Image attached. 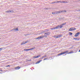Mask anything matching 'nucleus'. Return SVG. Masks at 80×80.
<instances>
[{"instance_id": "nucleus-1", "label": "nucleus", "mask_w": 80, "mask_h": 80, "mask_svg": "<svg viewBox=\"0 0 80 80\" xmlns=\"http://www.w3.org/2000/svg\"><path fill=\"white\" fill-rule=\"evenodd\" d=\"M73 53V52L71 51L70 52H68V51H65L64 52H62L61 53L58 54V56H59V55H63V54H70V53Z\"/></svg>"}, {"instance_id": "nucleus-32", "label": "nucleus", "mask_w": 80, "mask_h": 80, "mask_svg": "<svg viewBox=\"0 0 80 80\" xmlns=\"http://www.w3.org/2000/svg\"><path fill=\"white\" fill-rule=\"evenodd\" d=\"M47 58H46L43 59V60H47Z\"/></svg>"}, {"instance_id": "nucleus-23", "label": "nucleus", "mask_w": 80, "mask_h": 80, "mask_svg": "<svg viewBox=\"0 0 80 80\" xmlns=\"http://www.w3.org/2000/svg\"><path fill=\"white\" fill-rule=\"evenodd\" d=\"M6 12H7V13H10V10L7 11Z\"/></svg>"}, {"instance_id": "nucleus-44", "label": "nucleus", "mask_w": 80, "mask_h": 80, "mask_svg": "<svg viewBox=\"0 0 80 80\" xmlns=\"http://www.w3.org/2000/svg\"><path fill=\"white\" fill-rule=\"evenodd\" d=\"M0 73H2V72H0Z\"/></svg>"}, {"instance_id": "nucleus-36", "label": "nucleus", "mask_w": 80, "mask_h": 80, "mask_svg": "<svg viewBox=\"0 0 80 80\" xmlns=\"http://www.w3.org/2000/svg\"><path fill=\"white\" fill-rule=\"evenodd\" d=\"M44 9H45V10H48V8H45Z\"/></svg>"}, {"instance_id": "nucleus-28", "label": "nucleus", "mask_w": 80, "mask_h": 80, "mask_svg": "<svg viewBox=\"0 0 80 80\" xmlns=\"http://www.w3.org/2000/svg\"><path fill=\"white\" fill-rule=\"evenodd\" d=\"M32 50H34V49H35V47H34L33 48H31Z\"/></svg>"}, {"instance_id": "nucleus-18", "label": "nucleus", "mask_w": 80, "mask_h": 80, "mask_svg": "<svg viewBox=\"0 0 80 80\" xmlns=\"http://www.w3.org/2000/svg\"><path fill=\"white\" fill-rule=\"evenodd\" d=\"M45 57H47V56H44L42 58H45Z\"/></svg>"}, {"instance_id": "nucleus-21", "label": "nucleus", "mask_w": 80, "mask_h": 80, "mask_svg": "<svg viewBox=\"0 0 80 80\" xmlns=\"http://www.w3.org/2000/svg\"><path fill=\"white\" fill-rule=\"evenodd\" d=\"M69 34H70V35H72V34H73V33H72V32H69Z\"/></svg>"}, {"instance_id": "nucleus-27", "label": "nucleus", "mask_w": 80, "mask_h": 80, "mask_svg": "<svg viewBox=\"0 0 80 80\" xmlns=\"http://www.w3.org/2000/svg\"><path fill=\"white\" fill-rule=\"evenodd\" d=\"M10 67V65H8L6 66V67Z\"/></svg>"}, {"instance_id": "nucleus-15", "label": "nucleus", "mask_w": 80, "mask_h": 80, "mask_svg": "<svg viewBox=\"0 0 80 80\" xmlns=\"http://www.w3.org/2000/svg\"><path fill=\"white\" fill-rule=\"evenodd\" d=\"M60 3H67V2L66 1H60Z\"/></svg>"}, {"instance_id": "nucleus-34", "label": "nucleus", "mask_w": 80, "mask_h": 80, "mask_svg": "<svg viewBox=\"0 0 80 80\" xmlns=\"http://www.w3.org/2000/svg\"><path fill=\"white\" fill-rule=\"evenodd\" d=\"M45 37H46V38H47V35H46L45 36Z\"/></svg>"}, {"instance_id": "nucleus-30", "label": "nucleus", "mask_w": 80, "mask_h": 80, "mask_svg": "<svg viewBox=\"0 0 80 80\" xmlns=\"http://www.w3.org/2000/svg\"><path fill=\"white\" fill-rule=\"evenodd\" d=\"M62 19H63V18H59V20H62Z\"/></svg>"}, {"instance_id": "nucleus-13", "label": "nucleus", "mask_w": 80, "mask_h": 80, "mask_svg": "<svg viewBox=\"0 0 80 80\" xmlns=\"http://www.w3.org/2000/svg\"><path fill=\"white\" fill-rule=\"evenodd\" d=\"M59 12H61L60 13H62V12H66L67 11L63 10H62V11H59Z\"/></svg>"}, {"instance_id": "nucleus-39", "label": "nucleus", "mask_w": 80, "mask_h": 80, "mask_svg": "<svg viewBox=\"0 0 80 80\" xmlns=\"http://www.w3.org/2000/svg\"><path fill=\"white\" fill-rule=\"evenodd\" d=\"M29 62H30V61H32V60H29Z\"/></svg>"}, {"instance_id": "nucleus-2", "label": "nucleus", "mask_w": 80, "mask_h": 80, "mask_svg": "<svg viewBox=\"0 0 80 80\" xmlns=\"http://www.w3.org/2000/svg\"><path fill=\"white\" fill-rule=\"evenodd\" d=\"M62 27H63V26H62L61 25H59L58 26H57L55 28L56 29H58L59 28H62Z\"/></svg>"}, {"instance_id": "nucleus-11", "label": "nucleus", "mask_w": 80, "mask_h": 80, "mask_svg": "<svg viewBox=\"0 0 80 80\" xmlns=\"http://www.w3.org/2000/svg\"><path fill=\"white\" fill-rule=\"evenodd\" d=\"M27 42H28L27 41L25 42H23L21 44V45H24V44H25V43H27Z\"/></svg>"}, {"instance_id": "nucleus-10", "label": "nucleus", "mask_w": 80, "mask_h": 80, "mask_svg": "<svg viewBox=\"0 0 80 80\" xmlns=\"http://www.w3.org/2000/svg\"><path fill=\"white\" fill-rule=\"evenodd\" d=\"M40 57V55H38V56H34L33 57V58H38V57Z\"/></svg>"}, {"instance_id": "nucleus-42", "label": "nucleus", "mask_w": 80, "mask_h": 80, "mask_svg": "<svg viewBox=\"0 0 80 80\" xmlns=\"http://www.w3.org/2000/svg\"><path fill=\"white\" fill-rule=\"evenodd\" d=\"M77 11H79V10H77Z\"/></svg>"}, {"instance_id": "nucleus-9", "label": "nucleus", "mask_w": 80, "mask_h": 80, "mask_svg": "<svg viewBox=\"0 0 80 80\" xmlns=\"http://www.w3.org/2000/svg\"><path fill=\"white\" fill-rule=\"evenodd\" d=\"M20 68V67H19V66L16 67L15 68V69H16V70H19Z\"/></svg>"}, {"instance_id": "nucleus-38", "label": "nucleus", "mask_w": 80, "mask_h": 80, "mask_svg": "<svg viewBox=\"0 0 80 80\" xmlns=\"http://www.w3.org/2000/svg\"><path fill=\"white\" fill-rule=\"evenodd\" d=\"M28 62H30V60H28Z\"/></svg>"}, {"instance_id": "nucleus-5", "label": "nucleus", "mask_w": 80, "mask_h": 80, "mask_svg": "<svg viewBox=\"0 0 80 80\" xmlns=\"http://www.w3.org/2000/svg\"><path fill=\"white\" fill-rule=\"evenodd\" d=\"M61 12V11H57L55 12H52V14H58V13H60Z\"/></svg>"}, {"instance_id": "nucleus-35", "label": "nucleus", "mask_w": 80, "mask_h": 80, "mask_svg": "<svg viewBox=\"0 0 80 80\" xmlns=\"http://www.w3.org/2000/svg\"><path fill=\"white\" fill-rule=\"evenodd\" d=\"M29 49V50H32V48H31V49Z\"/></svg>"}, {"instance_id": "nucleus-40", "label": "nucleus", "mask_w": 80, "mask_h": 80, "mask_svg": "<svg viewBox=\"0 0 80 80\" xmlns=\"http://www.w3.org/2000/svg\"><path fill=\"white\" fill-rule=\"evenodd\" d=\"M71 48H69V49H71Z\"/></svg>"}, {"instance_id": "nucleus-4", "label": "nucleus", "mask_w": 80, "mask_h": 80, "mask_svg": "<svg viewBox=\"0 0 80 80\" xmlns=\"http://www.w3.org/2000/svg\"><path fill=\"white\" fill-rule=\"evenodd\" d=\"M76 28H72L69 29V31H73V30H75Z\"/></svg>"}, {"instance_id": "nucleus-31", "label": "nucleus", "mask_w": 80, "mask_h": 80, "mask_svg": "<svg viewBox=\"0 0 80 80\" xmlns=\"http://www.w3.org/2000/svg\"><path fill=\"white\" fill-rule=\"evenodd\" d=\"M29 49H26V51H29Z\"/></svg>"}, {"instance_id": "nucleus-12", "label": "nucleus", "mask_w": 80, "mask_h": 80, "mask_svg": "<svg viewBox=\"0 0 80 80\" xmlns=\"http://www.w3.org/2000/svg\"><path fill=\"white\" fill-rule=\"evenodd\" d=\"M42 60H40L39 61H38L36 63V64H38V63H40L41 62H42Z\"/></svg>"}, {"instance_id": "nucleus-14", "label": "nucleus", "mask_w": 80, "mask_h": 80, "mask_svg": "<svg viewBox=\"0 0 80 80\" xmlns=\"http://www.w3.org/2000/svg\"><path fill=\"white\" fill-rule=\"evenodd\" d=\"M66 24V22H65L64 23H63L62 24H61V27H63V26L65 25Z\"/></svg>"}, {"instance_id": "nucleus-3", "label": "nucleus", "mask_w": 80, "mask_h": 80, "mask_svg": "<svg viewBox=\"0 0 80 80\" xmlns=\"http://www.w3.org/2000/svg\"><path fill=\"white\" fill-rule=\"evenodd\" d=\"M44 37H45V35L43 36H40L39 37L37 38H36V39H37L38 40H40V39H42V38H43Z\"/></svg>"}, {"instance_id": "nucleus-43", "label": "nucleus", "mask_w": 80, "mask_h": 80, "mask_svg": "<svg viewBox=\"0 0 80 80\" xmlns=\"http://www.w3.org/2000/svg\"><path fill=\"white\" fill-rule=\"evenodd\" d=\"M1 72H2V70H1Z\"/></svg>"}, {"instance_id": "nucleus-20", "label": "nucleus", "mask_w": 80, "mask_h": 80, "mask_svg": "<svg viewBox=\"0 0 80 80\" xmlns=\"http://www.w3.org/2000/svg\"><path fill=\"white\" fill-rule=\"evenodd\" d=\"M44 30L46 31V32H48V31H49V30L48 29H45Z\"/></svg>"}, {"instance_id": "nucleus-46", "label": "nucleus", "mask_w": 80, "mask_h": 80, "mask_svg": "<svg viewBox=\"0 0 80 80\" xmlns=\"http://www.w3.org/2000/svg\"><path fill=\"white\" fill-rule=\"evenodd\" d=\"M65 55H66V54H65Z\"/></svg>"}, {"instance_id": "nucleus-7", "label": "nucleus", "mask_w": 80, "mask_h": 80, "mask_svg": "<svg viewBox=\"0 0 80 80\" xmlns=\"http://www.w3.org/2000/svg\"><path fill=\"white\" fill-rule=\"evenodd\" d=\"M62 36V35H58V36H57V37L56 36H55V37H56V38H60V37H61Z\"/></svg>"}, {"instance_id": "nucleus-16", "label": "nucleus", "mask_w": 80, "mask_h": 80, "mask_svg": "<svg viewBox=\"0 0 80 80\" xmlns=\"http://www.w3.org/2000/svg\"><path fill=\"white\" fill-rule=\"evenodd\" d=\"M73 39H75V40H80V39H79V38H74Z\"/></svg>"}, {"instance_id": "nucleus-22", "label": "nucleus", "mask_w": 80, "mask_h": 80, "mask_svg": "<svg viewBox=\"0 0 80 80\" xmlns=\"http://www.w3.org/2000/svg\"><path fill=\"white\" fill-rule=\"evenodd\" d=\"M60 2V1H56L54 2V3H59Z\"/></svg>"}, {"instance_id": "nucleus-26", "label": "nucleus", "mask_w": 80, "mask_h": 80, "mask_svg": "<svg viewBox=\"0 0 80 80\" xmlns=\"http://www.w3.org/2000/svg\"><path fill=\"white\" fill-rule=\"evenodd\" d=\"M2 49H3V48H0V52H1V51H2Z\"/></svg>"}, {"instance_id": "nucleus-29", "label": "nucleus", "mask_w": 80, "mask_h": 80, "mask_svg": "<svg viewBox=\"0 0 80 80\" xmlns=\"http://www.w3.org/2000/svg\"><path fill=\"white\" fill-rule=\"evenodd\" d=\"M45 32H46V31L45 30L44 31L42 32V33H45Z\"/></svg>"}, {"instance_id": "nucleus-17", "label": "nucleus", "mask_w": 80, "mask_h": 80, "mask_svg": "<svg viewBox=\"0 0 80 80\" xmlns=\"http://www.w3.org/2000/svg\"><path fill=\"white\" fill-rule=\"evenodd\" d=\"M11 31H13V32H15V31H16V30L15 28H14L11 30Z\"/></svg>"}, {"instance_id": "nucleus-19", "label": "nucleus", "mask_w": 80, "mask_h": 80, "mask_svg": "<svg viewBox=\"0 0 80 80\" xmlns=\"http://www.w3.org/2000/svg\"><path fill=\"white\" fill-rule=\"evenodd\" d=\"M55 29H56L55 27L53 28H51L50 29L51 30H55Z\"/></svg>"}, {"instance_id": "nucleus-25", "label": "nucleus", "mask_w": 80, "mask_h": 80, "mask_svg": "<svg viewBox=\"0 0 80 80\" xmlns=\"http://www.w3.org/2000/svg\"><path fill=\"white\" fill-rule=\"evenodd\" d=\"M14 11H13V10H10V12H11V13H13V12H14Z\"/></svg>"}, {"instance_id": "nucleus-6", "label": "nucleus", "mask_w": 80, "mask_h": 80, "mask_svg": "<svg viewBox=\"0 0 80 80\" xmlns=\"http://www.w3.org/2000/svg\"><path fill=\"white\" fill-rule=\"evenodd\" d=\"M79 34H80V32H78L77 33H76L75 35H74V37H78V35H79Z\"/></svg>"}, {"instance_id": "nucleus-37", "label": "nucleus", "mask_w": 80, "mask_h": 80, "mask_svg": "<svg viewBox=\"0 0 80 80\" xmlns=\"http://www.w3.org/2000/svg\"><path fill=\"white\" fill-rule=\"evenodd\" d=\"M26 50H27V49H24V51H26Z\"/></svg>"}, {"instance_id": "nucleus-45", "label": "nucleus", "mask_w": 80, "mask_h": 80, "mask_svg": "<svg viewBox=\"0 0 80 80\" xmlns=\"http://www.w3.org/2000/svg\"><path fill=\"white\" fill-rule=\"evenodd\" d=\"M79 11H80V9L79 10Z\"/></svg>"}, {"instance_id": "nucleus-8", "label": "nucleus", "mask_w": 80, "mask_h": 80, "mask_svg": "<svg viewBox=\"0 0 80 80\" xmlns=\"http://www.w3.org/2000/svg\"><path fill=\"white\" fill-rule=\"evenodd\" d=\"M50 34V32H48L44 33V35H49Z\"/></svg>"}, {"instance_id": "nucleus-41", "label": "nucleus", "mask_w": 80, "mask_h": 80, "mask_svg": "<svg viewBox=\"0 0 80 80\" xmlns=\"http://www.w3.org/2000/svg\"><path fill=\"white\" fill-rule=\"evenodd\" d=\"M80 52V49L79 51V52Z\"/></svg>"}, {"instance_id": "nucleus-33", "label": "nucleus", "mask_w": 80, "mask_h": 80, "mask_svg": "<svg viewBox=\"0 0 80 80\" xmlns=\"http://www.w3.org/2000/svg\"><path fill=\"white\" fill-rule=\"evenodd\" d=\"M53 3H55V2H52V4H53Z\"/></svg>"}, {"instance_id": "nucleus-24", "label": "nucleus", "mask_w": 80, "mask_h": 80, "mask_svg": "<svg viewBox=\"0 0 80 80\" xmlns=\"http://www.w3.org/2000/svg\"><path fill=\"white\" fill-rule=\"evenodd\" d=\"M16 31H18V28H16Z\"/></svg>"}]
</instances>
